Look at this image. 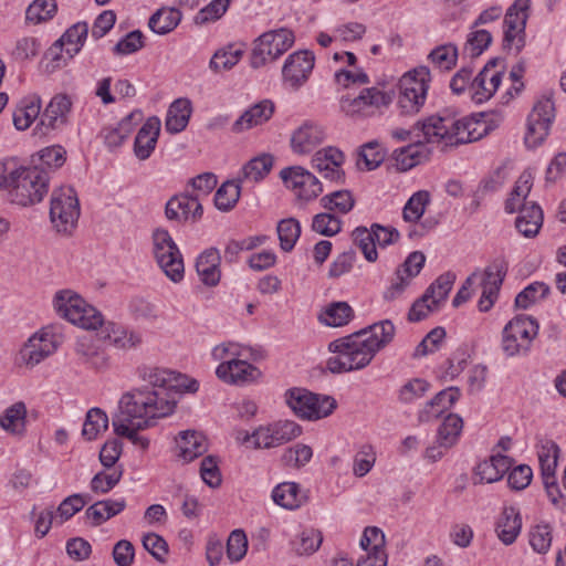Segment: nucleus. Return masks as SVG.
<instances>
[{
  "label": "nucleus",
  "mask_w": 566,
  "mask_h": 566,
  "mask_svg": "<svg viewBox=\"0 0 566 566\" xmlns=\"http://www.w3.org/2000/svg\"><path fill=\"white\" fill-rule=\"evenodd\" d=\"M27 407L18 401L8 407L0 416V427L11 436L22 437L25 433Z\"/></svg>",
  "instance_id": "obj_36"
},
{
  "label": "nucleus",
  "mask_w": 566,
  "mask_h": 566,
  "mask_svg": "<svg viewBox=\"0 0 566 566\" xmlns=\"http://www.w3.org/2000/svg\"><path fill=\"white\" fill-rule=\"evenodd\" d=\"M430 70L418 66L405 73L399 81V96L397 105L405 115H415L420 112L427 99Z\"/></svg>",
  "instance_id": "obj_6"
},
{
  "label": "nucleus",
  "mask_w": 566,
  "mask_h": 566,
  "mask_svg": "<svg viewBox=\"0 0 566 566\" xmlns=\"http://www.w3.org/2000/svg\"><path fill=\"white\" fill-rule=\"evenodd\" d=\"M488 132L484 122L472 116L462 118L430 116L418 122L412 129L396 128L391 132L392 138L399 142L411 139L415 135L426 143L441 144L443 146H458L481 139Z\"/></svg>",
  "instance_id": "obj_2"
},
{
  "label": "nucleus",
  "mask_w": 566,
  "mask_h": 566,
  "mask_svg": "<svg viewBox=\"0 0 566 566\" xmlns=\"http://www.w3.org/2000/svg\"><path fill=\"white\" fill-rule=\"evenodd\" d=\"M220 254L217 249H208L202 252L196 262V270L200 281L207 286H216L221 276Z\"/></svg>",
  "instance_id": "obj_34"
},
{
  "label": "nucleus",
  "mask_w": 566,
  "mask_h": 566,
  "mask_svg": "<svg viewBox=\"0 0 566 566\" xmlns=\"http://www.w3.org/2000/svg\"><path fill=\"white\" fill-rule=\"evenodd\" d=\"M42 99L38 94L25 96L13 112V124L18 130L28 129L41 116Z\"/></svg>",
  "instance_id": "obj_35"
},
{
  "label": "nucleus",
  "mask_w": 566,
  "mask_h": 566,
  "mask_svg": "<svg viewBox=\"0 0 566 566\" xmlns=\"http://www.w3.org/2000/svg\"><path fill=\"white\" fill-rule=\"evenodd\" d=\"M276 230L282 250L290 252L301 235L300 222L294 218L283 219Z\"/></svg>",
  "instance_id": "obj_57"
},
{
  "label": "nucleus",
  "mask_w": 566,
  "mask_h": 566,
  "mask_svg": "<svg viewBox=\"0 0 566 566\" xmlns=\"http://www.w3.org/2000/svg\"><path fill=\"white\" fill-rule=\"evenodd\" d=\"M549 287L543 282H534L526 286L515 297V305L520 308H527L532 304L545 298Z\"/></svg>",
  "instance_id": "obj_62"
},
{
  "label": "nucleus",
  "mask_w": 566,
  "mask_h": 566,
  "mask_svg": "<svg viewBox=\"0 0 566 566\" xmlns=\"http://www.w3.org/2000/svg\"><path fill=\"white\" fill-rule=\"evenodd\" d=\"M243 55V50L234 45H228L217 51L210 60L209 66L214 72L231 70Z\"/></svg>",
  "instance_id": "obj_54"
},
{
  "label": "nucleus",
  "mask_w": 566,
  "mask_h": 566,
  "mask_svg": "<svg viewBox=\"0 0 566 566\" xmlns=\"http://www.w3.org/2000/svg\"><path fill=\"white\" fill-rule=\"evenodd\" d=\"M217 377L226 384L244 385L258 380L261 371L247 361L245 357L220 363L216 369Z\"/></svg>",
  "instance_id": "obj_22"
},
{
  "label": "nucleus",
  "mask_w": 566,
  "mask_h": 566,
  "mask_svg": "<svg viewBox=\"0 0 566 566\" xmlns=\"http://www.w3.org/2000/svg\"><path fill=\"white\" fill-rule=\"evenodd\" d=\"M426 142L417 139L416 143L405 146L394 151L396 167L400 171H407L417 165L428 160L430 150L426 146Z\"/></svg>",
  "instance_id": "obj_31"
},
{
  "label": "nucleus",
  "mask_w": 566,
  "mask_h": 566,
  "mask_svg": "<svg viewBox=\"0 0 566 566\" xmlns=\"http://www.w3.org/2000/svg\"><path fill=\"white\" fill-rule=\"evenodd\" d=\"M139 376L146 386L125 394L120 400L151 416H170L175 411L179 394H193L199 388L196 379L164 367L143 366L139 368Z\"/></svg>",
  "instance_id": "obj_1"
},
{
  "label": "nucleus",
  "mask_w": 566,
  "mask_h": 566,
  "mask_svg": "<svg viewBox=\"0 0 566 566\" xmlns=\"http://www.w3.org/2000/svg\"><path fill=\"white\" fill-rule=\"evenodd\" d=\"M507 272V263L503 259L494 260L484 271L481 285L483 289L497 293Z\"/></svg>",
  "instance_id": "obj_55"
},
{
  "label": "nucleus",
  "mask_w": 566,
  "mask_h": 566,
  "mask_svg": "<svg viewBox=\"0 0 566 566\" xmlns=\"http://www.w3.org/2000/svg\"><path fill=\"white\" fill-rule=\"evenodd\" d=\"M178 455L185 461L190 462L202 455L207 451L206 438L196 431L180 432L177 439Z\"/></svg>",
  "instance_id": "obj_40"
},
{
  "label": "nucleus",
  "mask_w": 566,
  "mask_h": 566,
  "mask_svg": "<svg viewBox=\"0 0 566 566\" xmlns=\"http://www.w3.org/2000/svg\"><path fill=\"white\" fill-rule=\"evenodd\" d=\"M515 227L526 238L535 237L543 224V211L535 202L524 205L518 212Z\"/></svg>",
  "instance_id": "obj_39"
},
{
  "label": "nucleus",
  "mask_w": 566,
  "mask_h": 566,
  "mask_svg": "<svg viewBox=\"0 0 566 566\" xmlns=\"http://www.w3.org/2000/svg\"><path fill=\"white\" fill-rule=\"evenodd\" d=\"M521 527L522 522L518 512L514 507H505L496 524L499 538L505 545H510L516 539Z\"/></svg>",
  "instance_id": "obj_43"
},
{
  "label": "nucleus",
  "mask_w": 566,
  "mask_h": 566,
  "mask_svg": "<svg viewBox=\"0 0 566 566\" xmlns=\"http://www.w3.org/2000/svg\"><path fill=\"white\" fill-rule=\"evenodd\" d=\"M328 349L334 356L327 359V368L334 374L364 369L376 356L358 332L333 340Z\"/></svg>",
  "instance_id": "obj_3"
},
{
  "label": "nucleus",
  "mask_w": 566,
  "mask_h": 566,
  "mask_svg": "<svg viewBox=\"0 0 566 566\" xmlns=\"http://www.w3.org/2000/svg\"><path fill=\"white\" fill-rule=\"evenodd\" d=\"M11 179L10 200L19 206L38 203L48 193L49 176L38 167H18Z\"/></svg>",
  "instance_id": "obj_4"
},
{
  "label": "nucleus",
  "mask_w": 566,
  "mask_h": 566,
  "mask_svg": "<svg viewBox=\"0 0 566 566\" xmlns=\"http://www.w3.org/2000/svg\"><path fill=\"white\" fill-rule=\"evenodd\" d=\"M142 118L140 112H133L124 117L115 126L104 127L101 132V136L104 139L105 145L109 148L119 147L124 140L132 134L135 125Z\"/></svg>",
  "instance_id": "obj_32"
},
{
  "label": "nucleus",
  "mask_w": 566,
  "mask_h": 566,
  "mask_svg": "<svg viewBox=\"0 0 566 566\" xmlns=\"http://www.w3.org/2000/svg\"><path fill=\"white\" fill-rule=\"evenodd\" d=\"M430 199L431 196L429 191L419 190L415 192L406 202L402 209V218L408 223H415V226L408 232V237L410 239L423 237L433 228L434 224L429 220L417 224V222L422 218L428 205L430 203Z\"/></svg>",
  "instance_id": "obj_19"
},
{
  "label": "nucleus",
  "mask_w": 566,
  "mask_h": 566,
  "mask_svg": "<svg viewBox=\"0 0 566 566\" xmlns=\"http://www.w3.org/2000/svg\"><path fill=\"white\" fill-rule=\"evenodd\" d=\"M358 333L363 338L367 340V345H369L376 355L394 340L396 335V327L390 319H382L358 331Z\"/></svg>",
  "instance_id": "obj_29"
},
{
  "label": "nucleus",
  "mask_w": 566,
  "mask_h": 566,
  "mask_svg": "<svg viewBox=\"0 0 566 566\" xmlns=\"http://www.w3.org/2000/svg\"><path fill=\"white\" fill-rule=\"evenodd\" d=\"M272 499L275 504L287 510L300 507L306 500L301 493L300 486L294 482H283L276 485L272 492Z\"/></svg>",
  "instance_id": "obj_45"
},
{
  "label": "nucleus",
  "mask_w": 566,
  "mask_h": 566,
  "mask_svg": "<svg viewBox=\"0 0 566 566\" xmlns=\"http://www.w3.org/2000/svg\"><path fill=\"white\" fill-rule=\"evenodd\" d=\"M391 103V96L377 88H364L358 96L342 97L339 106L342 112L353 118L370 117L386 108Z\"/></svg>",
  "instance_id": "obj_12"
},
{
  "label": "nucleus",
  "mask_w": 566,
  "mask_h": 566,
  "mask_svg": "<svg viewBox=\"0 0 566 566\" xmlns=\"http://www.w3.org/2000/svg\"><path fill=\"white\" fill-rule=\"evenodd\" d=\"M322 541L321 532L305 530L293 541V548L298 555H310L318 549Z\"/></svg>",
  "instance_id": "obj_64"
},
{
  "label": "nucleus",
  "mask_w": 566,
  "mask_h": 566,
  "mask_svg": "<svg viewBox=\"0 0 566 566\" xmlns=\"http://www.w3.org/2000/svg\"><path fill=\"white\" fill-rule=\"evenodd\" d=\"M274 113V104L264 99L248 108L232 125V132L242 133L266 123Z\"/></svg>",
  "instance_id": "obj_28"
},
{
  "label": "nucleus",
  "mask_w": 566,
  "mask_h": 566,
  "mask_svg": "<svg viewBox=\"0 0 566 566\" xmlns=\"http://www.w3.org/2000/svg\"><path fill=\"white\" fill-rule=\"evenodd\" d=\"M353 316V308L346 302H334L322 311L318 318L327 326L340 327L347 325Z\"/></svg>",
  "instance_id": "obj_46"
},
{
  "label": "nucleus",
  "mask_w": 566,
  "mask_h": 566,
  "mask_svg": "<svg viewBox=\"0 0 566 566\" xmlns=\"http://www.w3.org/2000/svg\"><path fill=\"white\" fill-rule=\"evenodd\" d=\"M153 242L156 262L165 275L174 283L182 281L184 259L169 232L165 229H157L153 233Z\"/></svg>",
  "instance_id": "obj_10"
},
{
  "label": "nucleus",
  "mask_w": 566,
  "mask_h": 566,
  "mask_svg": "<svg viewBox=\"0 0 566 566\" xmlns=\"http://www.w3.org/2000/svg\"><path fill=\"white\" fill-rule=\"evenodd\" d=\"M302 434L300 424L292 420H279L254 430L255 449H271L287 443Z\"/></svg>",
  "instance_id": "obj_16"
},
{
  "label": "nucleus",
  "mask_w": 566,
  "mask_h": 566,
  "mask_svg": "<svg viewBox=\"0 0 566 566\" xmlns=\"http://www.w3.org/2000/svg\"><path fill=\"white\" fill-rule=\"evenodd\" d=\"M345 155L336 147L327 146L316 151L312 158V166L323 178L340 182L345 178L343 165Z\"/></svg>",
  "instance_id": "obj_21"
},
{
  "label": "nucleus",
  "mask_w": 566,
  "mask_h": 566,
  "mask_svg": "<svg viewBox=\"0 0 566 566\" xmlns=\"http://www.w3.org/2000/svg\"><path fill=\"white\" fill-rule=\"evenodd\" d=\"M492 35L486 30H476L470 32L463 48V56L474 59L480 56L491 44Z\"/></svg>",
  "instance_id": "obj_60"
},
{
  "label": "nucleus",
  "mask_w": 566,
  "mask_h": 566,
  "mask_svg": "<svg viewBox=\"0 0 566 566\" xmlns=\"http://www.w3.org/2000/svg\"><path fill=\"white\" fill-rule=\"evenodd\" d=\"M459 398L460 390L455 387L441 390L419 411V420L424 422L439 417L444 410L451 408Z\"/></svg>",
  "instance_id": "obj_33"
},
{
  "label": "nucleus",
  "mask_w": 566,
  "mask_h": 566,
  "mask_svg": "<svg viewBox=\"0 0 566 566\" xmlns=\"http://www.w3.org/2000/svg\"><path fill=\"white\" fill-rule=\"evenodd\" d=\"M108 428V417L99 408H92L87 411L83 423L82 436L87 440H95L102 432Z\"/></svg>",
  "instance_id": "obj_52"
},
{
  "label": "nucleus",
  "mask_w": 566,
  "mask_h": 566,
  "mask_svg": "<svg viewBox=\"0 0 566 566\" xmlns=\"http://www.w3.org/2000/svg\"><path fill=\"white\" fill-rule=\"evenodd\" d=\"M319 205L326 211L346 214L353 210L355 199L348 190H337L323 196L319 199Z\"/></svg>",
  "instance_id": "obj_51"
},
{
  "label": "nucleus",
  "mask_w": 566,
  "mask_h": 566,
  "mask_svg": "<svg viewBox=\"0 0 566 566\" xmlns=\"http://www.w3.org/2000/svg\"><path fill=\"white\" fill-rule=\"evenodd\" d=\"M241 195V182L239 179L223 182L214 195V206L220 211L232 210Z\"/></svg>",
  "instance_id": "obj_48"
},
{
  "label": "nucleus",
  "mask_w": 566,
  "mask_h": 566,
  "mask_svg": "<svg viewBox=\"0 0 566 566\" xmlns=\"http://www.w3.org/2000/svg\"><path fill=\"white\" fill-rule=\"evenodd\" d=\"M554 118V102L549 97L538 99L528 115L525 134V145L528 148H535L546 139Z\"/></svg>",
  "instance_id": "obj_14"
},
{
  "label": "nucleus",
  "mask_w": 566,
  "mask_h": 566,
  "mask_svg": "<svg viewBox=\"0 0 566 566\" xmlns=\"http://www.w3.org/2000/svg\"><path fill=\"white\" fill-rule=\"evenodd\" d=\"M462 428L463 420L460 416L455 413L448 415L438 429L437 442L443 446L444 449H450L457 443Z\"/></svg>",
  "instance_id": "obj_49"
},
{
  "label": "nucleus",
  "mask_w": 566,
  "mask_h": 566,
  "mask_svg": "<svg viewBox=\"0 0 566 566\" xmlns=\"http://www.w3.org/2000/svg\"><path fill=\"white\" fill-rule=\"evenodd\" d=\"M192 113L191 102L188 98H178L171 103L168 108L165 128L171 134L182 132L190 119Z\"/></svg>",
  "instance_id": "obj_38"
},
{
  "label": "nucleus",
  "mask_w": 566,
  "mask_h": 566,
  "mask_svg": "<svg viewBox=\"0 0 566 566\" xmlns=\"http://www.w3.org/2000/svg\"><path fill=\"white\" fill-rule=\"evenodd\" d=\"M428 59L440 70H451L458 59V48L454 44H443L433 49Z\"/></svg>",
  "instance_id": "obj_63"
},
{
  "label": "nucleus",
  "mask_w": 566,
  "mask_h": 566,
  "mask_svg": "<svg viewBox=\"0 0 566 566\" xmlns=\"http://www.w3.org/2000/svg\"><path fill=\"white\" fill-rule=\"evenodd\" d=\"M314 55L310 51L294 52L283 65V80L291 87L298 88L307 81L314 67Z\"/></svg>",
  "instance_id": "obj_23"
},
{
  "label": "nucleus",
  "mask_w": 566,
  "mask_h": 566,
  "mask_svg": "<svg viewBox=\"0 0 566 566\" xmlns=\"http://www.w3.org/2000/svg\"><path fill=\"white\" fill-rule=\"evenodd\" d=\"M326 138L323 126L314 122H304L294 130L291 137V147L294 153L305 155L312 153Z\"/></svg>",
  "instance_id": "obj_24"
},
{
  "label": "nucleus",
  "mask_w": 566,
  "mask_h": 566,
  "mask_svg": "<svg viewBox=\"0 0 566 566\" xmlns=\"http://www.w3.org/2000/svg\"><path fill=\"white\" fill-rule=\"evenodd\" d=\"M538 324L526 315H517L504 327L502 349L506 356L513 357L530 350L533 339L537 336Z\"/></svg>",
  "instance_id": "obj_8"
},
{
  "label": "nucleus",
  "mask_w": 566,
  "mask_h": 566,
  "mask_svg": "<svg viewBox=\"0 0 566 566\" xmlns=\"http://www.w3.org/2000/svg\"><path fill=\"white\" fill-rule=\"evenodd\" d=\"M82 296L71 290H61L55 293L53 306L57 314L73 324L74 319L80 321L78 313L84 306Z\"/></svg>",
  "instance_id": "obj_37"
},
{
  "label": "nucleus",
  "mask_w": 566,
  "mask_h": 566,
  "mask_svg": "<svg viewBox=\"0 0 566 566\" xmlns=\"http://www.w3.org/2000/svg\"><path fill=\"white\" fill-rule=\"evenodd\" d=\"M72 105L73 102L69 95L63 93L54 95L45 106L38 124L33 128V136L44 137L51 132L66 126L72 112Z\"/></svg>",
  "instance_id": "obj_13"
},
{
  "label": "nucleus",
  "mask_w": 566,
  "mask_h": 566,
  "mask_svg": "<svg viewBox=\"0 0 566 566\" xmlns=\"http://www.w3.org/2000/svg\"><path fill=\"white\" fill-rule=\"evenodd\" d=\"M280 177L285 187L292 190L300 200L311 201L323 192L318 178L301 166L282 169Z\"/></svg>",
  "instance_id": "obj_15"
},
{
  "label": "nucleus",
  "mask_w": 566,
  "mask_h": 566,
  "mask_svg": "<svg viewBox=\"0 0 566 566\" xmlns=\"http://www.w3.org/2000/svg\"><path fill=\"white\" fill-rule=\"evenodd\" d=\"M294 43V34L289 29H279L263 33L255 40L251 54V66L259 69L275 61Z\"/></svg>",
  "instance_id": "obj_11"
},
{
  "label": "nucleus",
  "mask_w": 566,
  "mask_h": 566,
  "mask_svg": "<svg viewBox=\"0 0 566 566\" xmlns=\"http://www.w3.org/2000/svg\"><path fill=\"white\" fill-rule=\"evenodd\" d=\"M312 230L325 237H333L340 232L342 221L329 211L321 212L313 217Z\"/></svg>",
  "instance_id": "obj_61"
},
{
  "label": "nucleus",
  "mask_w": 566,
  "mask_h": 566,
  "mask_svg": "<svg viewBox=\"0 0 566 566\" xmlns=\"http://www.w3.org/2000/svg\"><path fill=\"white\" fill-rule=\"evenodd\" d=\"M61 343L62 335L53 327H45L29 338L21 350L22 359L28 365L35 366L55 353Z\"/></svg>",
  "instance_id": "obj_17"
},
{
  "label": "nucleus",
  "mask_w": 566,
  "mask_h": 566,
  "mask_svg": "<svg viewBox=\"0 0 566 566\" xmlns=\"http://www.w3.org/2000/svg\"><path fill=\"white\" fill-rule=\"evenodd\" d=\"M496 59L489 61L476 77L471 82L472 98L475 103H483L490 99L499 88L503 67L497 69Z\"/></svg>",
  "instance_id": "obj_20"
},
{
  "label": "nucleus",
  "mask_w": 566,
  "mask_h": 566,
  "mask_svg": "<svg viewBox=\"0 0 566 566\" xmlns=\"http://www.w3.org/2000/svg\"><path fill=\"white\" fill-rule=\"evenodd\" d=\"M98 336L108 340L115 347L120 349L136 348L143 342L142 334L134 329H128L114 322H105L98 326Z\"/></svg>",
  "instance_id": "obj_26"
},
{
  "label": "nucleus",
  "mask_w": 566,
  "mask_h": 566,
  "mask_svg": "<svg viewBox=\"0 0 566 566\" xmlns=\"http://www.w3.org/2000/svg\"><path fill=\"white\" fill-rule=\"evenodd\" d=\"M558 451V446L552 440H546L544 443H542L541 450L538 451V459L541 463L544 484L548 490L549 480H553L555 478V468Z\"/></svg>",
  "instance_id": "obj_50"
},
{
  "label": "nucleus",
  "mask_w": 566,
  "mask_h": 566,
  "mask_svg": "<svg viewBox=\"0 0 566 566\" xmlns=\"http://www.w3.org/2000/svg\"><path fill=\"white\" fill-rule=\"evenodd\" d=\"M532 172L528 170L523 171L516 180L510 197L505 201V211L507 213L520 212L524 205H530V202H525V200L532 189Z\"/></svg>",
  "instance_id": "obj_44"
},
{
  "label": "nucleus",
  "mask_w": 566,
  "mask_h": 566,
  "mask_svg": "<svg viewBox=\"0 0 566 566\" xmlns=\"http://www.w3.org/2000/svg\"><path fill=\"white\" fill-rule=\"evenodd\" d=\"M272 166L273 157L271 155L263 154L247 163L238 179L241 184L244 181H260L270 172Z\"/></svg>",
  "instance_id": "obj_47"
},
{
  "label": "nucleus",
  "mask_w": 566,
  "mask_h": 566,
  "mask_svg": "<svg viewBox=\"0 0 566 566\" xmlns=\"http://www.w3.org/2000/svg\"><path fill=\"white\" fill-rule=\"evenodd\" d=\"M454 281L455 275L453 273L446 272L441 274L426 290L427 296H430L432 303L440 307L452 290Z\"/></svg>",
  "instance_id": "obj_59"
},
{
  "label": "nucleus",
  "mask_w": 566,
  "mask_h": 566,
  "mask_svg": "<svg viewBox=\"0 0 566 566\" xmlns=\"http://www.w3.org/2000/svg\"><path fill=\"white\" fill-rule=\"evenodd\" d=\"M159 418V416L145 413L143 409L119 400L118 411L113 417L112 426L117 436L125 437L134 446L146 450L149 447V440L144 436H139L138 432L151 427L154 420Z\"/></svg>",
  "instance_id": "obj_5"
},
{
  "label": "nucleus",
  "mask_w": 566,
  "mask_h": 566,
  "mask_svg": "<svg viewBox=\"0 0 566 566\" xmlns=\"http://www.w3.org/2000/svg\"><path fill=\"white\" fill-rule=\"evenodd\" d=\"M531 1L515 0L504 18V45L520 51L524 45V32Z\"/></svg>",
  "instance_id": "obj_18"
},
{
  "label": "nucleus",
  "mask_w": 566,
  "mask_h": 566,
  "mask_svg": "<svg viewBox=\"0 0 566 566\" xmlns=\"http://www.w3.org/2000/svg\"><path fill=\"white\" fill-rule=\"evenodd\" d=\"M161 123L156 116L149 117L138 130L134 142V154L140 160L150 157L157 145Z\"/></svg>",
  "instance_id": "obj_27"
},
{
  "label": "nucleus",
  "mask_w": 566,
  "mask_h": 566,
  "mask_svg": "<svg viewBox=\"0 0 566 566\" xmlns=\"http://www.w3.org/2000/svg\"><path fill=\"white\" fill-rule=\"evenodd\" d=\"M123 468L104 469L91 480V490L96 494H105L113 490L123 476Z\"/></svg>",
  "instance_id": "obj_56"
},
{
  "label": "nucleus",
  "mask_w": 566,
  "mask_h": 566,
  "mask_svg": "<svg viewBox=\"0 0 566 566\" xmlns=\"http://www.w3.org/2000/svg\"><path fill=\"white\" fill-rule=\"evenodd\" d=\"M56 11L55 0H34L25 10V21L30 24H39L51 20Z\"/></svg>",
  "instance_id": "obj_53"
},
{
  "label": "nucleus",
  "mask_w": 566,
  "mask_h": 566,
  "mask_svg": "<svg viewBox=\"0 0 566 566\" xmlns=\"http://www.w3.org/2000/svg\"><path fill=\"white\" fill-rule=\"evenodd\" d=\"M126 507V501L124 499L119 500H103L98 501L85 511V515L88 520L92 521L94 526H98L109 518L116 516L120 512H123Z\"/></svg>",
  "instance_id": "obj_42"
},
{
  "label": "nucleus",
  "mask_w": 566,
  "mask_h": 566,
  "mask_svg": "<svg viewBox=\"0 0 566 566\" xmlns=\"http://www.w3.org/2000/svg\"><path fill=\"white\" fill-rule=\"evenodd\" d=\"M252 348L235 342H224L212 348L211 356L216 361L234 360L239 357L248 358Z\"/></svg>",
  "instance_id": "obj_58"
},
{
  "label": "nucleus",
  "mask_w": 566,
  "mask_h": 566,
  "mask_svg": "<svg viewBox=\"0 0 566 566\" xmlns=\"http://www.w3.org/2000/svg\"><path fill=\"white\" fill-rule=\"evenodd\" d=\"M165 212L169 220L186 222L188 220L197 221L201 218L203 211L198 197L179 195L172 197L166 203Z\"/></svg>",
  "instance_id": "obj_25"
},
{
  "label": "nucleus",
  "mask_w": 566,
  "mask_h": 566,
  "mask_svg": "<svg viewBox=\"0 0 566 566\" xmlns=\"http://www.w3.org/2000/svg\"><path fill=\"white\" fill-rule=\"evenodd\" d=\"M284 397L286 405L302 419H322L329 416L336 408L334 398L318 396L304 388L289 389Z\"/></svg>",
  "instance_id": "obj_7"
},
{
  "label": "nucleus",
  "mask_w": 566,
  "mask_h": 566,
  "mask_svg": "<svg viewBox=\"0 0 566 566\" xmlns=\"http://www.w3.org/2000/svg\"><path fill=\"white\" fill-rule=\"evenodd\" d=\"M182 13L176 8L163 7L155 11L148 21L149 29L159 35L174 31L181 22Z\"/></svg>",
  "instance_id": "obj_41"
},
{
  "label": "nucleus",
  "mask_w": 566,
  "mask_h": 566,
  "mask_svg": "<svg viewBox=\"0 0 566 566\" xmlns=\"http://www.w3.org/2000/svg\"><path fill=\"white\" fill-rule=\"evenodd\" d=\"M80 203L71 187H61L52 192L50 219L57 232L69 234L76 227Z\"/></svg>",
  "instance_id": "obj_9"
},
{
  "label": "nucleus",
  "mask_w": 566,
  "mask_h": 566,
  "mask_svg": "<svg viewBox=\"0 0 566 566\" xmlns=\"http://www.w3.org/2000/svg\"><path fill=\"white\" fill-rule=\"evenodd\" d=\"M511 465L512 459L507 455L501 453L491 455L489 460L476 465L474 470V475L479 479L476 483H493L501 480Z\"/></svg>",
  "instance_id": "obj_30"
}]
</instances>
